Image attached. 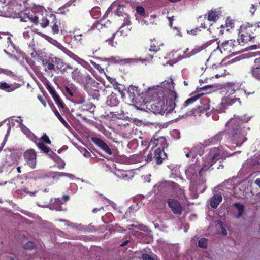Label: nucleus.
Here are the masks:
<instances>
[{
  "instance_id": "a18cd8bd",
  "label": "nucleus",
  "mask_w": 260,
  "mask_h": 260,
  "mask_svg": "<svg viewBox=\"0 0 260 260\" xmlns=\"http://www.w3.org/2000/svg\"><path fill=\"white\" fill-rule=\"evenodd\" d=\"M234 22L232 20L226 19L225 22V26L226 27H230V28H233L234 27Z\"/></svg>"
},
{
  "instance_id": "2eb2a0df",
  "label": "nucleus",
  "mask_w": 260,
  "mask_h": 260,
  "mask_svg": "<svg viewBox=\"0 0 260 260\" xmlns=\"http://www.w3.org/2000/svg\"><path fill=\"white\" fill-rule=\"evenodd\" d=\"M238 123V120L236 119H232L229 122V126H230L233 128L232 134L233 135V137L235 138H238V135L240 133L239 125Z\"/></svg>"
},
{
  "instance_id": "f704fd0d",
  "label": "nucleus",
  "mask_w": 260,
  "mask_h": 260,
  "mask_svg": "<svg viewBox=\"0 0 260 260\" xmlns=\"http://www.w3.org/2000/svg\"><path fill=\"white\" fill-rule=\"evenodd\" d=\"M136 12L138 14L142 17H146V14L145 9L142 6H137L136 9Z\"/></svg>"
},
{
  "instance_id": "6e6d98bb",
  "label": "nucleus",
  "mask_w": 260,
  "mask_h": 260,
  "mask_svg": "<svg viewBox=\"0 0 260 260\" xmlns=\"http://www.w3.org/2000/svg\"><path fill=\"white\" fill-rule=\"evenodd\" d=\"M1 73H3L7 75H11L12 74V72L10 70L0 68V74Z\"/></svg>"
},
{
  "instance_id": "0e129e2a",
  "label": "nucleus",
  "mask_w": 260,
  "mask_h": 260,
  "mask_svg": "<svg viewBox=\"0 0 260 260\" xmlns=\"http://www.w3.org/2000/svg\"><path fill=\"white\" fill-rule=\"evenodd\" d=\"M101 210H104V207H101L99 208H94L92 210V212L93 213H96L98 211H100Z\"/></svg>"
},
{
  "instance_id": "aec40b11",
  "label": "nucleus",
  "mask_w": 260,
  "mask_h": 260,
  "mask_svg": "<svg viewBox=\"0 0 260 260\" xmlns=\"http://www.w3.org/2000/svg\"><path fill=\"white\" fill-rule=\"evenodd\" d=\"M204 95L203 93H198L193 96H191L190 98L187 99L183 103L182 106L181 107V109H183V108H186L189 105L192 104L198 99L200 98L202 96Z\"/></svg>"
},
{
  "instance_id": "338daca9",
  "label": "nucleus",
  "mask_w": 260,
  "mask_h": 260,
  "mask_svg": "<svg viewBox=\"0 0 260 260\" xmlns=\"http://www.w3.org/2000/svg\"><path fill=\"white\" fill-rule=\"evenodd\" d=\"M129 242V240H126L125 241H124L123 242H122L120 245V246L121 247H123V246H125V245H126Z\"/></svg>"
},
{
  "instance_id": "bb28decb",
  "label": "nucleus",
  "mask_w": 260,
  "mask_h": 260,
  "mask_svg": "<svg viewBox=\"0 0 260 260\" xmlns=\"http://www.w3.org/2000/svg\"><path fill=\"white\" fill-rule=\"evenodd\" d=\"M39 23L43 28L46 27L49 24L50 21L46 17H44L42 14L39 16Z\"/></svg>"
},
{
  "instance_id": "20e7f679",
  "label": "nucleus",
  "mask_w": 260,
  "mask_h": 260,
  "mask_svg": "<svg viewBox=\"0 0 260 260\" xmlns=\"http://www.w3.org/2000/svg\"><path fill=\"white\" fill-rule=\"evenodd\" d=\"M256 26L253 24L246 22L243 23L240 27L238 38L241 40V43L244 44L248 42H253V40L257 37L256 32Z\"/></svg>"
},
{
  "instance_id": "e433bc0d",
  "label": "nucleus",
  "mask_w": 260,
  "mask_h": 260,
  "mask_svg": "<svg viewBox=\"0 0 260 260\" xmlns=\"http://www.w3.org/2000/svg\"><path fill=\"white\" fill-rule=\"evenodd\" d=\"M206 15H205L204 16H200L198 18V21H200L201 22L200 26H199V27H200V29L201 28L205 29L207 27L206 26V24L205 22V21H206Z\"/></svg>"
},
{
  "instance_id": "0eeeda50",
  "label": "nucleus",
  "mask_w": 260,
  "mask_h": 260,
  "mask_svg": "<svg viewBox=\"0 0 260 260\" xmlns=\"http://www.w3.org/2000/svg\"><path fill=\"white\" fill-rule=\"evenodd\" d=\"M210 100L209 98H203L202 99L201 105L199 106L197 108L192 109L191 113L194 116H200L202 113H204L210 109Z\"/></svg>"
},
{
  "instance_id": "e2e57ef3",
  "label": "nucleus",
  "mask_w": 260,
  "mask_h": 260,
  "mask_svg": "<svg viewBox=\"0 0 260 260\" xmlns=\"http://www.w3.org/2000/svg\"><path fill=\"white\" fill-rule=\"evenodd\" d=\"M255 68L260 69V58L256 59L255 60Z\"/></svg>"
},
{
  "instance_id": "f257e3e1",
  "label": "nucleus",
  "mask_w": 260,
  "mask_h": 260,
  "mask_svg": "<svg viewBox=\"0 0 260 260\" xmlns=\"http://www.w3.org/2000/svg\"><path fill=\"white\" fill-rule=\"evenodd\" d=\"M162 86H158L152 90L154 103L156 108L154 113H170L175 108L179 107L177 93L172 89L174 88L172 80L164 81Z\"/></svg>"
},
{
  "instance_id": "c03bdc74",
  "label": "nucleus",
  "mask_w": 260,
  "mask_h": 260,
  "mask_svg": "<svg viewBox=\"0 0 260 260\" xmlns=\"http://www.w3.org/2000/svg\"><path fill=\"white\" fill-rule=\"evenodd\" d=\"M34 247H35V244L33 242H31V241H29V242H27L24 246V248L25 249H32L34 248Z\"/></svg>"
},
{
  "instance_id": "4be33fe9",
  "label": "nucleus",
  "mask_w": 260,
  "mask_h": 260,
  "mask_svg": "<svg viewBox=\"0 0 260 260\" xmlns=\"http://www.w3.org/2000/svg\"><path fill=\"white\" fill-rule=\"evenodd\" d=\"M17 86L13 85L12 84H9L6 82H0V89L6 91L7 92H12L14 91Z\"/></svg>"
},
{
  "instance_id": "774afa93",
  "label": "nucleus",
  "mask_w": 260,
  "mask_h": 260,
  "mask_svg": "<svg viewBox=\"0 0 260 260\" xmlns=\"http://www.w3.org/2000/svg\"><path fill=\"white\" fill-rule=\"evenodd\" d=\"M69 199H70V197L68 195H64L63 196V199L65 202L68 201L69 200Z\"/></svg>"
},
{
  "instance_id": "412c9836",
  "label": "nucleus",
  "mask_w": 260,
  "mask_h": 260,
  "mask_svg": "<svg viewBox=\"0 0 260 260\" xmlns=\"http://www.w3.org/2000/svg\"><path fill=\"white\" fill-rule=\"evenodd\" d=\"M171 183L174 184V190H175V193H176L177 197L180 199L186 200L187 197L185 195L184 190L183 189L181 188V187H180L178 184H177L173 182H171Z\"/></svg>"
},
{
  "instance_id": "3c124183",
  "label": "nucleus",
  "mask_w": 260,
  "mask_h": 260,
  "mask_svg": "<svg viewBox=\"0 0 260 260\" xmlns=\"http://www.w3.org/2000/svg\"><path fill=\"white\" fill-rule=\"evenodd\" d=\"M153 151L154 150H151L148 154L146 159V160L147 162L153 160V156H154Z\"/></svg>"
},
{
  "instance_id": "7ed1b4c3",
  "label": "nucleus",
  "mask_w": 260,
  "mask_h": 260,
  "mask_svg": "<svg viewBox=\"0 0 260 260\" xmlns=\"http://www.w3.org/2000/svg\"><path fill=\"white\" fill-rule=\"evenodd\" d=\"M240 39L238 38L237 40H229L225 41L219 45V42L218 43L217 49L219 50L221 53L223 52L225 53H232L237 54L240 52L243 49L241 46L244 45V43H241Z\"/></svg>"
},
{
  "instance_id": "6e6552de",
  "label": "nucleus",
  "mask_w": 260,
  "mask_h": 260,
  "mask_svg": "<svg viewBox=\"0 0 260 260\" xmlns=\"http://www.w3.org/2000/svg\"><path fill=\"white\" fill-rule=\"evenodd\" d=\"M167 203L174 214L178 215L182 214L183 208L178 201L170 198L167 200Z\"/></svg>"
},
{
  "instance_id": "ddd939ff",
  "label": "nucleus",
  "mask_w": 260,
  "mask_h": 260,
  "mask_svg": "<svg viewBox=\"0 0 260 260\" xmlns=\"http://www.w3.org/2000/svg\"><path fill=\"white\" fill-rule=\"evenodd\" d=\"M46 87L48 91L49 92L50 94L54 99L56 104L59 107L64 108V105L63 102H62L61 98L58 95L56 91L54 90V88L52 87V86L48 83H47Z\"/></svg>"
},
{
  "instance_id": "58836bf2",
  "label": "nucleus",
  "mask_w": 260,
  "mask_h": 260,
  "mask_svg": "<svg viewBox=\"0 0 260 260\" xmlns=\"http://www.w3.org/2000/svg\"><path fill=\"white\" fill-rule=\"evenodd\" d=\"M252 116L245 114L241 117L240 119H238L242 123H247L251 118Z\"/></svg>"
},
{
  "instance_id": "f3484780",
  "label": "nucleus",
  "mask_w": 260,
  "mask_h": 260,
  "mask_svg": "<svg viewBox=\"0 0 260 260\" xmlns=\"http://www.w3.org/2000/svg\"><path fill=\"white\" fill-rule=\"evenodd\" d=\"M106 103L107 105L110 107H115L117 106L119 104V100L117 98V95L112 92L107 97Z\"/></svg>"
},
{
  "instance_id": "c85d7f7f",
  "label": "nucleus",
  "mask_w": 260,
  "mask_h": 260,
  "mask_svg": "<svg viewBox=\"0 0 260 260\" xmlns=\"http://www.w3.org/2000/svg\"><path fill=\"white\" fill-rule=\"evenodd\" d=\"M54 113L56 117L58 118L61 123L68 129H69L70 127L68 123L66 122V121L63 119V118L60 115L59 112L56 110L54 111Z\"/></svg>"
},
{
  "instance_id": "b1692460",
  "label": "nucleus",
  "mask_w": 260,
  "mask_h": 260,
  "mask_svg": "<svg viewBox=\"0 0 260 260\" xmlns=\"http://www.w3.org/2000/svg\"><path fill=\"white\" fill-rule=\"evenodd\" d=\"M52 61L56 66V68L60 72L61 69L67 64L60 58L55 57L52 59Z\"/></svg>"
},
{
  "instance_id": "4468645a",
  "label": "nucleus",
  "mask_w": 260,
  "mask_h": 260,
  "mask_svg": "<svg viewBox=\"0 0 260 260\" xmlns=\"http://www.w3.org/2000/svg\"><path fill=\"white\" fill-rule=\"evenodd\" d=\"M92 141L109 155L112 154V150L107 144L102 139L97 137L92 138Z\"/></svg>"
},
{
  "instance_id": "a211bd4d",
  "label": "nucleus",
  "mask_w": 260,
  "mask_h": 260,
  "mask_svg": "<svg viewBox=\"0 0 260 260\" xmlns=\"http://www.w3.org/2000/svg\"><path fill=\"white\" fill-rule=\"evenodd\" d=\"M220 15L221 12L219 10L216 9L210 10L208 14L207 20L209 21L215 22L219 19Z\"/></svg>"
},
{
  "instance_id": "39448f33",
  "label": "nucleus",
  "mask_w": 260,
  "mask_h": 260,
  "mask_svg": "<svg viewBox=\"0 0 260 260\" xmlns=\"http://www.w3.org/2000/svg\"><path fill=\"white\" fill-rule=\"evenodd\" d=\"M71 76L75 82L85 87L89 84L95 82L94 79L84 69L76 68L72 72Z\"/></svg>"
},
{
  "instance_id": "6ab92c4d",
  "label": "nucleus",
  "mask_w": 260,
  "mask_h": 260,
  "mask_svg": "<svg viewBox=\"0 0 260 260\" xmlns=\"http://www.w3.org/2000/svg\"><path fill=\"white\" fill-rule=\"evenodd\" d=\"M222 197L220 194L214 195L210 200V205L213 208H216L222 201Z\"/></svg>"
},
{
  "instance_id": "5fc2aeb1",
  "label": "nucleus",
  "mask_w": 260,
  "mask_h": 260,
  "mask_svg": "<svg viewBox=\"0 0 260 260\" xmlns=\"http://www.w3.org/2000/svg\"><path fill=\"white\" fill-rule=\"evenodd\" d=\"M201 29H200V27H197L196 28L191 29L190 32L188 31V33H190L193 35H196L198 32L201 31Z\"/></svg>"
},
{
  "instance_id": "ea45409f",
  "label": "nucleus",
  "mask_w": 260,
  "mask_h": 260,
  "mask_svg": "<svg viewBox=\"0 0 260 260\" xmlns=\"http://www.w3.org/2000/svg\"><path fill=\"white\" fill-rule=\"evenodd\" d=\"M79 150L85 157L89 158L91 156V153L86 148L81 147Z\"/></svg>"
},
{
  "instance_id": "4c0bfd02",
  "label": "nucleus",
  "mask_w": 260,
  "mask_h": 260,
  "mask_svg": "<svg viewBox=\"0 0 260 260\" xmlns=\"http://www.w3.org/2000/svg\"><path fill=\"white\" fill-rule=\"evenodd\" d=\"M41 142H43L44 144H51V141L50 140L48 136L46 135V134H44L41 137L40 139V141Z\"/></svg>"
},
{
  "instance_id": "13d9d810",
  "label": "nucleus",
  "mask_w": 260,
  "mask_h": 260,
  "mask_svg": "<svg viewBox=\"0 0 260 260\" xmlns=\"http://www.w3.org/2000/svg\"><path fill=\"white\" fill-rule=\"evenodd\" d=\"M57 159L59 160V161L58 162V168H64L65 166V162L64 161H63L61 159H60L59 157Z\"/></svg>"
},
{
  "instance_id": "1a4fd4ad",
  "label": "nucleus",
  "mask_w": 260,
  "mask_h": 260,
  "mask_svg": "<svg viewBox=\"0 0 260 260\" xmlns=\"http://www.w3.org/2000/svg\"><path fill=\"white\" fill-rule=\"evenodd\" d=\"M212 43V41L207 42L205 45L202 46H196L192 49H189L187 48L184 51L183 56L184 58L190 57L198 53L203 49H204L208 46L210 45Z\"/></svg>"
},
{
  "instance_id": "423d86ee",
  "label": "nucleus",
  "mask_w": 260,
  "mask_h": 260,
  "mask_svg": "<svg viewBox=\"0 0 260 260\" xmlns=\"http://www.w3.org/2000/svg\"><path fill=\"white\" fill-rule=\"evenodd\" d=\"M23 157L29 167L31 169L35 168L37 164V152L34 149L26 150L23 153Z\"/></svg>"
},
{
  "instance_id": "7c9ffc66",
  "label": "nucleus",
  "mask_w": 260,
  "mask_h": 260,
  "mask_svg": "<svg viewBox=\"0 0 260 260\" xmlns=\"http://www.w3.org/2000/svg\"><path fill=\"white\" fill-rule=\"evenodd\" d=\"M252 75L257 79L260 80V69L253 67L251 70Z\"/></svg>"
},
{
  "instance_id": "4d7b16f0",
  "label": "nucleus",
  "mask_w": 260,
  "mask_h": 260,
  "mask_svg": "<svg viewBox=\"0 0 260 260\" xmlns=\"http://www.w3.org/2000/svg\"><path fill=\"white\" fill-rule=\"evenodd\" d=\"M55 63H53L52 61L51 62H49L47 64V68L49 71H53L55 70Z\"/></svg>"
},
{
  "instance_id": "37998d69",
  "label": "nucleus",
  "mask_w": 260,
  "mask_h": 260,
  "mask_svg": "<svg viewBox=\"0 0 260 260\" xmlns=\"http://www.w3.org/2000/svg\"><path fill=\"white\" fill-rule=\"evenodd\" d=\"M253 25L256 26V30L255 32H256V35L258 38V39L260 40V21H258L257 23L253 24Z\"/></svg>"
},
{
  "instance_id": "79ce46f5",
  "label": "nucleus",
  "mask_w": 260,
  "mask_h": 260,
  "mask_svg": "<svg viewBox=\"0 0 260 260\" xmlns=\"http://www.w3.org/2000/svg\"><path fill=\"white\" fill-rule=\"evenodd\" d=\"M29 138L31 141H32L38 146L39 143H41L39 139L35 134L31 133L29 136Z\"/></svg>"
},
{
  "instance_id": "2f4dec72",
  "label": "nucleus",
  "mask_w": 260,
  "mask_h": 260,
  "mask_svg": "<svg viewBox=\"0 0 260 260\" xmlns=\"http://www.w3.org/2000/svg\"><path fill=\"white\" fill-rule=\"evenodd\" d=\"M38 147L45 153L48 154L50 152L51 149L49 147L46 146L43 142L39 143Z\"/></svg>"
},
{
  "instance_id": "c756f323",
  "label": "nucleus",
  "mask_w": 260,
  "mask_h": 260,
  "mask_svg": "<svg viewBox=\"0 0 260 260\" xmlns=\"http://www.w3.org/2000/svg\"><path fill=\"white\" fill-rule=\"evenodd\" d=\"M51 208L55 209L56 211H63L64 210L61 206L60 201L56 200L53 204L50 205Z\"/></svg>"
},
{
  "instance_id": "de8ad7c7",
  "label": "nucleus",
  "mask_w": 260,
  "mask_h": 260,
  "mask_svg": "<svg viewBox=\"0 0 260 260\" xmlns=\"http://www.w3.org/2000/svg\"><path fill=\"white\" fill-rule=\"evenodd\" d=\"M66 54L75 60H77V59L79 58V57L77 55H75L70 51L67 50Z\"/></svg>"
},
{
  "instance_id": "c9c22d12",
  "label": "nucleus",
  "mask_w": 260,
  "mask_h": 260,
  "mask_svg": "<svg viewBox=\"0 0 260 260\" xmlns=\"http://www.w3.org/2000/svg\"><path fill=\"white\" fill-rule=\"evenodd\" d=\"M198 246L202 248H206L207 246V240L202 238L198 241Z\"/></svg>"
},
{
  "instance_id": "473e14b6",
  "label": "nucleus",
  "mask_w": 260,
  "mask_h": 260,
  "mask_svg": "<svg viewBox=\"0 0 260 260\" xmlns=\"http://www.w3.org/2000/svg\"><path fill=\"white\" fill-rule=\"evenodd\" d=\"M132 126H133V124L127 123L124 125L122 127V128L124 129L123 133L127 137H128L127 136L128 134H130L131 133L132 131Z\"/></svg>"
},
{
  "instance_id": "9b49d317",
  "label": "nucleus",
  "mask_w": 260,
  "mask_h": 260,
  "mask_svg": "<svg viewBox=\"0 0 260 260\" xmlns=\"http://www.w3.org/2000/svg\"><path fill=\"white\" fill-rule=\"evenodd\" d=\"M164 147L162 148L159 147L153 151V160L157 165H160L164 159L167 158V154L164 152Z\"/></svg>"
},
{
  "instance_id": "9d476101",
  "label": "nucleus",
  "mask_w": 260,
  "mask_h": 260,
  "mask_svg": "<svg viewBox=\"0 0 260 260\" xmlns=\"http://www.w3.org/2000/svg\"><path fill=\"white\" fill-rule=\"evenodd\" d=\"M19 18L21 22H27L29 21L35 25H37L39 23L40 17L34 12L24 13L23 16L19 17Z\"/></svg>"
},
{
  "instance_id": "8fccbe9b",
  "label": "nucleus",
  "mask_w": 260,
  "mask_h": 260,
  "mask_svg": "<svg viewBox=\"0 0 260 260\" xmlns=\"http://www.w3.org/2000/svg\"><path fill=\"white\" fill-rule=\"evenodd\" d=\"M142 260H155L153 257L147 253H143L141 256Z\"/></svg>"
},
{
  "instance_id": "a19ab883",
  "label": "nucleus",
  "mask_w": 260,
  "mask_h": 260,
  "mask_svg": "<svg viewBox=\"0 0 260 260\" xmlns=\"http://www.w3.org/2000/svg\"><path fill=\"white\" fill-rule=\"evenodd\" d=\"M103 28V25L100 22H95L93 25L91 26V27L90 29V30H93L97 29L98 30L102 29Z\"/></svg>"
},
{
  "instance_id": "bf43d9fd",
  "label": "nucleus",
  "mask_w": 260,
  "mask_h": 260,
  "mask_svg": "<svg viewBox=\"0 0 260 260\" xmlns=\"http://www.w3.org/2000/svg\"><path fill=\"white\" fill-rule=\"evenodd\" d=\"M256 10V7L254 5L252 4L249 9V11L251 15H253Z\"/></svg>"
},
{
  "instance_id": "864d4df0",
  "label": "nucleus",
  "mask_w": 260,
  "mask_h": 260,
  "mask_svg": "<svg viewBox=\"0 0 260 260\" xmlns=\"http://www.w3.org/2000/svg\"><path fill=\"white\" fill-rule=\"evenodd\" d=\"M11 40V38L8 36V35L7 33H5L3 32H0V40Z\"/></svg>"
},
{
  "instance_id": "f8f14e48",
  "label": "nucleus",
  "mask_w": 260,
  "mask_h": 260,
  "mask_svg": "<svg viewBox=\"0 0 260 260\" xmlns=\"http://www.w3.org/2000/svg\"><path fill=\"white\" fill-rule=\"evenodd\" d=\"M209 69L213 72V74L216 78H219L226 74V70L223 65L221 63L212 64Z\"/></svg>"
},
{
  "instance_id": "680f3d73",
  "label": "nucleus",
  "mask_w": 260,
  "mask_h": 260,
  "mask_svg": "<svg viewBox=\"0 0 260 260\" xmlns=\"http://www.w3.org/2000/svg\"><path fill=\"white\" fill-rule=\"evenodd\" d=\"M90 62L93 65V66L96 69H98V70H100V69H101V66L97 64L96 63H95V62L93 61H90Z\"/></svg>"
},
{
  "instance_id": "603ef678",
  "label": "nucleus",
  "mask_w": 260,
  "mask_h": 260,
  "mask_svg": "<svg viewBox=\"0 0 260 260\" xmlns=\"http://www.w3.org/2000/svg\"><path fill=\"white\" fill-rule=\"evenodd\" d=\"M159 47L158 46L154 45V44L151 45L150 48L149 49L150 51L154 52L155 53L159 51Z\"/></svg>"
},
{
  "instance_id": "a878e982",
  "label": "nucleus",
  "mask_w": 260,
  "mask_h": 260,
  "mask_svg": "<svg viewBox=\"0 0 260 260\" xmlns=\"http://www.w3.org/2000/svg\"><path fill=\"white\" fill-rule=\"evenodd\" d=\"M116 33H113L111 34V36L107 38L105 36H102V39L103 41L108 44L110 46L112 47L115 46L114 42V39L115 37Z\"/></svg>"
},
{
  "instance_id": "cd10ccee",
  "label": "nucleus",
  "mask_w": 260,
  "mask_h": 260,
  "mask_svg": "<svg viewBox=\"0 0 260 260\" xmlns=\"http://www.w3.org/2000/svg\"><path fill=\"white\" fill-rule=\"evenodd\" d=\"M235 207L237 208L238 210V214L237 216V218H240L244 212V206L243 205L239 203H235L234 204Z\"/></svg>"
},
{
  "instance_id": "69168bd1",
  "label": "nucleus",
  "mask_w": 260,
  "mask_h": 260,
  "mask_svg": "<svg viewBox=\"0 0 260 260\" xmlns=\"http://www.w3.org/2000/svg\"><path fill=\"white\" fill-rule=\"evenodd\" d=\"M231 101L233 103L238 102L239 104H241V102L240 101L239 98H234L231 100Z\"/></svg>"
},
{
  "instance_id": "49530a36",
  "label": "nucleus",
  "mask_w": 260,
  "mask_h": 260,
  "mask_svg": "<svg viewBox=\"0 0 260 260\" xmlns=\"http://www.w3.org/2000/svg\"><path fill=\"white\" fill-rule=\"evenodd\" d=\"M48 154L54 161H57V159L59 158V156L51 150H50V152H49V153H48Z\"/></svg>"
},
{
  "instance_id": "052dcab7",
  "label": "nucleus",
  "mask_w": 260,
  "mask_h": 260,
  "mask_svg": "<svg viewBox=\"0 0 260 260\" xmlns=\"http://www.w3.org/2000/svg\"><path fill=\"white\" fill-rule=\"evenodd\" d=\"M168 20L169 21V25L170 27H172L173 25V22L174 20V16L172 17H168Z\"/></svg>"
},
{
  "instance_id": "dca6fc26",
  "label": "nucleus",
  "mask_w": 260,
  "mask_h": 260,
  "mask_svg": "<svg viewBox=\"0 0 260 260\" xmlns=\"http://www.w3.org/2000/svg\"><path fill=\"white\" fill-rule=\"evenodd\" d=\"M202 152L203 150L202 147L200 146H196L192 148L189 152L186 153L185 156L187 158L191 157L192 159H194L197 156V155L201 156Z\"/></svg>"
},
{
  "instance_id": "393cba45",
  "label": "nucleus",
  "mask_w": 260,
  "mask_h": 260,
  "mask_svg": "<svg viewBox=\"0 0 260 260\" xmlns=\"http://www.w3.org/2000/svg\"><path fill=\"white\" fill-rule=\"evenodd\" d=\"M50 17L52 18L53 20V22L51 23V24L53 23V24L51 26L52 32L54 34H58L59 31V26L56 21L55 16H50Z\"/></svg>"
},
{
  "instance_id": "f03ea898",
  "label": "nucleus",
  "mask_w": 260,
  "mask_h": 260,
  "mask_svg": "<svg viewBox=\"0 0 260 260\" xmlns=\"http://www.w3.org/2000/svg\"><path fill=\"white\" fill-rule=\"evenodd\" d=\"M222 147H214L210 149L208 154L203 157L204 166L200 169V173L204 169L206 170L212 166L219 159H224L226 158Z\"/></svg>"
},
{
  "instance_id": "09e8293b",
  "label": "nucleus",
  "mask_w": 260,
  "mask_h": 260,
  "mask_svg": "<svg viewBox=\"0 0 260 260\" xmlns=\"http://www.w3.org/2000/svg\"><path fill=\"white\" fill-rule=\"evenodd\" d=\"M73 69L72 67L69 64H66L60 71V73L62 74H64L66 72H68L69 70H72Z\"/></svg>"
},
{
  "instance_id": "72a5a7b5",
  "label": "nucleus",
  "mask_w": 260,
  "mask_h": 260,
  "mask_svg": "<svg viewBox=\"0 0 260 260\" xmlns=\"http://www.w3.org/2000/svg\"><path fill=\"white\" fill-rule=\"evenodd\" d=\"M111 60L115 63H127V59H122L121 57L119 56H112Z\"/></svg>"
},
{
  "instance_id": "5701e85b",
  "label": "nucleus",
  "mask_w": 260,
  "mask_h": 260,
  "mask_svg": "<svg viewBox=\"0 0 260 260\" xmlns=\"http://www.w3.org/2000/svg\"><path fill=\"white\" fill-rule=\"evenodd\" d=\"M221 139L222 134L219 133L214 136L210 137L208 140V142L209 144H217L218 142H220Z\"/></svg>"
}]
</instances>
